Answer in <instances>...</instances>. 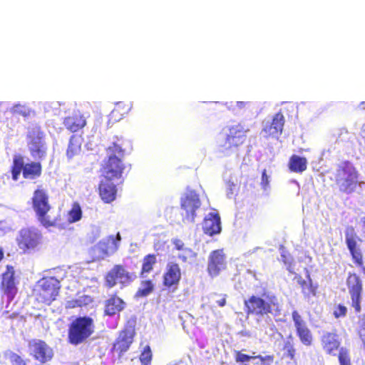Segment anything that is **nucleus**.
Wrapping results in <instances>:
<instances>
[{"label":"nucleus","mask_w":365,"mask_h":365,"mask_svg":"<svg viewBox=\"0 0 365 365\" xmlns=\"http://www.w3.org/2000/svg\"><path fill=\"white\" fill-rule=\"evenodd\" d=\"M269 176L267 175V170L264 169L262 173L261 185L264 189H266V187L269 185Z\"/></svg>","instance_id":"49530a36"},{"label":"nucleus","mask_w":365,"mask_h":365,"mask_svg":"<svg viewBox=\"0 0 365 365\" xmlns=\"http://www.w3.org/2000/svg\"><path fill=\"white\" fill-rule=\"evenodd\" d=\"M247 103L239 101V102H237L236 106L239 109H242V108H245L247 106Z\"/></svg>","instance_id":"8fccbe9b"},{"label":"nucleus","mask_w":365,"mask_h":365,"mask_svg":"<svg viewBox=\"0 0 365 365\" xmlns=\"http://www.w3.org/2000/svg\"><path fill=\"white\" fill-rule=\"evenodd\" d=\"M156 263L157 258L155 255L148 254L145 255L142 259L140 277L142 278L146 277L147 274L153 271Z\"/></svg>","instance_id":"c756f323"},{"label":"nucleus","mask_w":365,"mask_h":365,"mask_svg":"<svg viewBox=\"0 0 365 365\" xmlns=\"http://www.w3.org/2000/svg\"><path fill=\"white\" fill-rule=\"evenodd\" d=\"M4 254L3 249L1 247H0V262L4 258Z\"/></svg>","instance_id":"603ef678"},{"label":"nucleus","mask_w":365,"mask_h":365,"mask_svg":"<svg viewBox=\"0 0 365 365\" xmlns=\"http://www.w3.org/2000/svg\"><path fill=\"white\" fill-rule=\"evenodd\" d=\"M71 303H73V304L71 306V307H82L83 305H85L87 303H82L78 300H75L73 302H71Z\"/></svg>","instance_id":"09e8293b"},{"label":"nucleus","mask_w":365,"mask_h":365,"mask_svg":"<svg viewBox=\"0 0 365 365\" xmlns=\"http://www.w3.org/2000/svg\"><path fill=\"white\" fill-rule=\"evenodd\" d=\"M217 303L219 306L223 307L226 303L225 299L222 298L220 300L217 301Z\"/></svg>","instance_id":"3c124183"},{"label":"nucleus","mask_w":365,"mask_h":365,"mask_svg":"<svg viewBox=\"0 0 365 365\" xmlns=\"http://www.w3.org/2000/svg\"><path fill=\"white\" fill-rule=\"evenodd\" d=\"M60 287V282L57 279L46 277L38 282L35 291L40 297H56L58 294Z\"/></svg>","instance_id":"4468645a"},{"label":"nucleus","mask_w":365,"mask_h":365,"mask_svg":"<svg viewBox=\"0 0 365 365\" xmlns=\"http://www.w3.org/2000/svg\"><path fill=\"white\" fill-rule=\"evenodd\" d=\"M346 284L351 297H360L362 292V284L356 274H349Z\"/></svg>","instance_id":"bb28decb"},{"label":"nucleus","mask_w":365,"mask_h":365,"mask_svg":"<svg viewBox=\"0 0 365 365\" xmlns=\"http://www.w3.org/2000/svg\"><path fill=\"white\" fill-rule=\"evenodd\" d=\"M125 305L122 298H108L104 303V314L111 317L118 314L124 309Z\"/></svg>","instance_id":"393cba45"},{"label":"nucleus","mask_w":365,"mask_h":365,"mask_svg":"<svg viewBox=\"0 0 365 365\" xmlns=\"http://www.w3.org/2000/svg\"><path fill=\"white\" fill-rule=\"evenodd\" d=\"M346 314V307L341 304H338L334 310L333 314L335 318L343 317Z\"/></svg>","instance_id":"c03bdc74"},{"label":"nucleus","mask_w":365,"mask_h":365,"mask_svg":"<svg viewBox=\"0 0 365 365\" xmlns=\"http://www.w3.org/2000/svg\"><path fill=\"white\" fill-rule=\"evenodd\" d=\"M44 133L39 126L31 128L26 135L27 146L31 156L35 160H42L46 156L47 148Z\"/></svg>","instance_id":"0eeeda50"},{"label":"nucleus","mask_w":365,"mask_h":365,"mask_svg":"<svg viewBox=\"0 0 365 365\" xmlns=\"http://www.w3.org/2000/svg\"><path fill=\"white\" fill-rule=\"evenodd\" d=\"M321 342L327 354L333 356L336 355V351L339 349L341 344L338 335L331 332L324 334Z\"/></svg>","instance_id":"4be33fe9"},{"label":"nucleus","mask_w":365,"mask_h":365,"mask_svg":"<svg viewBox=\"0 0 365 365\" xmlns=\"http://www.w3.org/2000/svg\"><path fill=\"white\" fill-rule=\"evenodd\" d=\"M120 241V235L119 233L116 236L110 235L101 240L96 245L100 257L104 258L117 251Z\"/></svg>","instance_id":"a211bd4d"},{"label":"nucleus","mask_w":365,"mask_h":365,"mask_svg":"<svg viewBox=\"0 0 365 365\" xmlns=\"http://www.w3.org/2000/svg\"><path fill=\"white\" fill-rule=\"evenodd\" d=\"M284 122L285 120L283 114L281 112H278L273 116L272 122L269 124L272 125L274 130L276 129V130L282 133Z\"/></svg>","instance_id":"72a5a7b5"},{"label":"nucleus","mask_w":365,"mask_h":365,"mask_svg":"<svg viewBox=\"0 0 365 365\" xmlns=\"http://www.w3.org/2000/svg\"><path fill=\"white\" fill-rule=\"evenodd\" d=\"M82 218V210L78 202L72 204L71 210L68 212V221L70 223H74Z\"/></svg>","instance_id":"7c9ffc66"},{"label":"nucleus","mask_w":365,"mask_h":365,"mask_svg":"<svg viewBox=\"0 0 365 365\" xmlns=\"http://www.w3.org/2000/svg\"><path fill=\"white\" fill-rule=\"evenodd\" d=\"M351 305L354 308L356 313H359L361 312L360 298H352Z\"/></svg>","instance_id":"de8ad7c7"},{"label":"nucleus","mask_w":365,"mask_h":365,"mask_svg":"<svg viewBox=\"0 0 365 365\" xmlns=\"http://www.w3.org/2000/svg\"><path fill=\"white\" fill-rule=\"evenodd\" d=\"M254 359L255 356H249L242 353L240 351H235V359L237 363H245Z\"/></svg>","instance_id":"79ce46f5"},{"label":"nucleus","mask_w":365,"mask_h":365,"mask_svg":"<svg viewBox=\"0 0 365 365\" xmlns=\"http://www.w3.org/2000/svg\"><path fill=\"white\" fill-rule=\"evenodd\" d=\"M288 270L290 273L294 274V280H296L298 284L300 285L302 292L303 294L306 297L315 296L317 294V287L313 285L312 280L310 279L309 274H307L308 282L305 281L302 279L301 275L294 273L292 269L291 266H289Z\"/></svg>","instance_id":"b1692460"},{"label":"nucleus","mask_w":365,"mask_h":365,"mask_svg":"<svg viewBox=\"0 0 365 365\" xmlns=\"http://www.w3.org/2000/svg\"><path fill=\"white\" fill-rule=\"evenodd\" d=\"M338 359L340 365H351L349 352L346 348L341 347L339 349Z\"/></svg>","instance_id":"c9c22d12"},{"label":"nucleus","mask_w":365,"mask_h":365,"mask_svg":"<svg viewBox=\"0 0 365 365\" xmlns=\"http://www.w3.org/2000/svg\"><path fill=\"white\" fill-rule=\"evenodd\" d=\"M135 278V274L127 272L120 264L115 265L106 277V282L110 287L116 284L117 279H120L123 282H130Z\"/></svg>","instance_id":"6ab92c4d"},{"label":"nucleus","mask_w":365,"mask_h":365,"mask_svg":"<svg viewBox=\"0 0 365 365\" xmlns=\"http://www.w3.org/2000/svg\"><path fill=\"white\" fill-rule=\"evenodd\" d=\"M21 173L24 179L36 180L42 175V165L40 162L32 161L24 163V159L21 155H15L11 166L12 180L17 181Z\"/></svg>","instance_id":"39448f33"},{"label":"nucleus","mask_w":365,"mask_h":365,"mask_svg":"<svg viewBox=\"0 0 365 365\" xmlns=\"http://www.w3.org/2000/svg\"><path fill=\"white\" fill-rule=\"evenodd\" d=\"M181 208L185 212V217L193 222L195 217V211L200 206V200L195 192H189L181 199Z\"/></svg>","instance_id":"2eb2a0df"},{"label":"nucleus","mask_w":365,"mask_h":365,"mask_svg":"<svg viewBox=\"0 0 365 365\" xmlns=\"http://www.w3.org/2000/svg\"><path fill=\"white\" fill-rule=\"evenodd\" d=\"M132 105L128 102H118L110 113V120L118 122L123 118L131 110Z\"/></svg>","instance_id":"a878e982"},{"label":"nucleus","mask_w":365,"mask_h":365,"mask_svg":"<svg viewBox=\"0 0 365 365\" xmlns=\"http://www.w3.org/2000/svg\"><path fill=\"white\" fill-rule=\"evenodd\" d=\"M283 350L285 351V356L291 360L295 359L296 349L291 341H287L285 342Z\"/></svg>","instance_id":"a19ab883"},{"label":"nucleus","mask_w":365,"mask_h":365,"mask_svg":"<svg viewBox=\"0 0 365 365\" xmlns=\"http://www.w3.org/2000/svg\"><path fill=\"white\" fill-rule=\"evenodd\" d=\"M364 331H365V329H361L359 330V335H360V336H361V337H362V336H363L362 332H363ZM361 339H362V340H363L364 341H365V339H363V338H361Z\"/></svg>","instance_id":"864d4df0"},{"label":"nucleus","mask_w":365,"mask_h":365,"mask_svg":"<svg viewBox=\"0 0 365 365\" xmlns=\"http://www.w3.org/2000/svg\"><path fill=\"white\" fill-rule=\"evenodd\" d=\"M83 138L81 135H73L70 138L68 146L66 151L68 158L71 159L80 153Z\"/></svg>","instance_id":"c85d7f7f"},{"label":"nucleus","mask_w":365,"mask_h":365,"mask_svg":"<svg viewBox=\"0 0 365 365\" xmlns=\"http://www.w3.org/2000/svg\"><path fill=\"white\" fill-rule=\"evenodd\" d=\"M18 281L15 279V269L12 265H6V271L1 274L0 289L7 297H15L18 292Z\"/></svg>","instance_id":"f8f14e48"},{"label":"nucleus","mask_w":365,"mask_h":365,"mask_svg":"<svg viewBox=\"0 0 365 365\" xmlns=\"http://www.w3.org/2000/svg\"><path fill=\"white\" fill-rule=\"evenodd\" d=\"M12 115H22L24 117H28L30 115L31 110L29 109L25 108L24 106L21 105H15L11 110Z\"/></svg>","instance_id":"ea45409f"},{"label":"nucleus","mask_w":365,"mask_h":365,"mask_svg":"<svg viewBox=\"0 0 365 365\" xmlns=\"http://www.w3.org/2000/svg\"><path fill=\"white\" fill-rule=\"evenodd\" d=\"M359 173L353 164L345 160L338 167L336 174V182L342 192H352L357 185Z\"/></svg>","instance_id":"423d86ee"},{"label":"nucleus","mask_w":365,"mask_h":365,"mask_svg":"<svg viewBox=\"0 0 365 365\" xmlns=\"http://www.w3.org/2000/svg\"><path fill=\"white\" fill-rule=\"evenodd\" d=\"M261 133L263 135V137L265 138H269L270 137H278L282 133H280L279 131L274 130L272 125H270L269 123L264 125Z\"/></svg>","instance_id":"4c0bfd02"},{"label":"nucleus","mask_w":365,"mask_h":365,"mask_svg":"<svg viewBox=\"0 0 365 365\" xmlns=\"http://www.w3.org/2000/svg\"><path fill=\"white\" fill-rule=\"evenodd\" d=\"M32 208L40 224L46 228L56 226L60 219L51 217L48 212L51 210L47 191L42 187H38L31 197Z\"/></svg>","instance_id":"f03ea898"},{"label":"nucleus","mask_w":365,"mask_h":365,"mask_svg":"<svg viewBox=\"0 0 365 365\" xmlns=\"http://www.w3.org/2000/svg\"><path fill=\"white\" fill-rule=\"evenodd\" d=\"M110 180L102 179L98 185V194L105 203L114 201L117 195V187Z\"/></svg>","instance_id":"412c9836"},{"label":"nucleus","mask_w":365,"mask_h":365,"mask_svg":"<svg viewBox=\"0 0 365 365\" xmlns=\"http://www.w3.org/2000/svg\"><path fill=\"white\" fill-rule=\"evenodd\" d=\"M353 227H350L346 232V243L350 252L356 250V242L353 237Z\"/></svg>","instance_id":"f704fd0d"},{"label":"nucleus","mask_w":365,"mask_h":365,"mask_svg":"<svg viewBox=\"0 0 365 365\" xmlns=\"http://www.w3.org/2000/svg\"><path fill=\"white\" fill-rule=\"evenodd\" d=\"M354 261L359 265H362L363 259L361 253L357 250L350 252Z\"/></svg>","instance_id":"a18cd8bd"},{"label":"nucleus","mask_w":365,"mask_h":365,"mask_svg":"<svg viewBox=\"0 0 365 365\" xmlns=\"http://www.w3.org/2000/svg\"><path fill=\"white\" fill-rule=\"evenodd\" d=\"M29 354L41 364L50 361L54 355L53 349L43 340L32 339L28 341Z\"/></svg>","instance_id":"6e6552de"},{"label":"nucleus","mask_w":365,"mask_h":365,"mask_svg":"<svg viewBox=\"0 0 365 365\" xmlns=\"http://www.w3.org/2000/svg\"><path fill=\"white\" fill-rule=\"evenodd\" d=\"M108 155V160L101 168L103 179L115 180L122 177L124 170V165L120 160V158L124 155V150L121 146L116 143H113L111 145L106 148Z\"/></svg>","instance_id":"7ed1b4c3"},{"label":"nucleus","mask_w":365,"mask_h":365,"mask_svg":"<svg viewBox=\"0 0 365 365\" xmlns=\"http://www.w3.org/2000/svg\"><path fill=\"white\" fill-rule=\"evenodd\" d=\"M227 257L223 249L212 251L208 257L207 272L212 277H217L227 268Z\"/></svg>","instance_id":"9b49d317"},{"label":"nucleus","mask_w":365,"mask_h":365,"mask_svg":"<svg viewBox=\"0 0 365 365\" xmlns=\"http://www.w3.org/2000/svg\"><path fill=\"white\" fill-rule=\"evenodd\" d=\"M265 301L263 298H249L245 302L248 314L264 315L278 310V304L274 303L271 298Z\"/></svg>","instance_id":"9d476101"},{"label":"nucleus","mask_w":365,"mask_h":365,"mask_svg":"<svg viewBox=\"0 0 365 365\" xmlns=\"http://www.w3.org/2000/svg\"><path fill=\"white\" fill-rule=\"evenodd\" d=\"M63 124L66 129L75 133L82 129L86 124L85 118L80 113H73L63 119Z\"/></svg>","instance_id":"5701e85b"},{"label":"nucleus","mask_w":365,"mask_h":365,"mask_svg":"<svg viewBox=\"0 0 365 365\" xmlns=\"http://www.w3.org/2000/svg\"><path fill=\"white\" fill-rule=\"evenodd\" d=\"M6 355L12 365H26V361L18 354L9 351Z\"/></svg>","instance_id":"58836bf2"},{"label":"nucleus","mask_w":365,"mask_h":365,"mask_svg":"<svg viewBox=\"0 0 365 365\" xmlns=\"http://www.w3.org/2000/svg\"><path fill=\"white\" fill-rule=\"evenodd\" d=\"M152 360V352L149 346H145L140 355V361L142 365H148Z\"/></svg>","instance_id":"e433bc0d"},{"label":"nucleus","mask_w":365,"mask_h":365,"mask_svg":"<svg viewBox=\"0 0 365 365\" xmlns=\"http://www.w3.org/2000/svg\"><path fill=\"white\" fill-rule=\"evenodd\" d=\"M135 335V329L133 327H125L119 333L115 339L112 351L116 352L119 356L127 351L133 341Z\"/></svg>","instance_id":"ddd939ff"},{"label":"nucleus","mask_w":365,"mask_h":365,"mask_svg":"<svg viewBox=\"0 0 365 365\" xmlns=\"http://www.w3.org/2000/svg\"><path fill=\"white\" fill-rule=\"evenodd\" d=\"M154 289V284L150 279L142 281L140 287L137 291L136 297H145L152 293Z\"/></svg>","instance_id":"473e14b6"},{"label":"nucleus","mask_w":365,"mask_h":365,"mask_svg":"<svg viewBox=\"0 0 365 365\" xmlns=\"http://www.w3.org/2000/svg\"><path fill=\"white\" fill-rule=\"evenodd\" d=\"M292 317L296 329L297 335L301 342L305 346H310L312 342V336L306 322L303 320L297 311L292 312Z\"/></svg>","instance_id":"dca6fc26"},{"label":"nucleus","mask_w":365,"mask_h":365,"mask_svg":"<svg viewBox=\"0 0 365 365\" xmlns=\"http://www.w3.org/2000/svg\"><path fill=\"white\" fill-rule=\"evenodd\" d=\"M95 322L88 316H78L68 325L67 341L72 345L86 342L95 332Z\"/></svg>","instance_id":"f257e3e1"},{"label":"nucleus","mask_w":365,"mask_h":365,"mask_svg":"<svg viewBox=\"0 0 365 365\" xmlns=\"http://www.w3.org/2000/svg\"><path fill=\"white\" fill-rule=\"evenodd\" d=\"M16 242L21 253L35 254L41 251L43 245V234L37 227H24L19 231Z\"/></svg>","instance_id":"20e7f679"},{"label":"nucleus","mask_w":365,"mask_h":365,"mask_svg":"<svg viewBox=\"0 0 365 365\" xmlns=\"http://www.w3.org/2000/svg\"><path fill=\"white\" fill-rule=\"evenodd\" d=\"M181 279V269L178 264L170 262L163 274V285L169 289H176Z\"/></svg>","instance_id":"f3484780"},{"label":"nucleus","mask_w":365,"mask_h":365,"mask_svg":"<svg viewBox=\"0 0 365 365\" xmlns=\"http://www.w3.org/2000/svg\"><path fill=\"white\" fill-rule=\"evenodd\" d=\"M249 128H245L241 123L231 125L225 135L223 147L227 150H234L245 143Z\"/></svg>","instance_id":"1a4fd4ad"},{"label":"nucleus","mask_w":365,"mask_h":365,"mask_svg":"<svg viewBox=\"0 0 365 365\" xmlns=\"http://www.w3.org/2000/svg\"><path fill=\"white\" fill-rule=\"evenodd\" d=\"M202 228L205 234L213 236L221 232L220 217L217 212H210L204 218Z\"/></svg>","instance_id":"aec40b11"},{"label":"nucleus","mask_w":365,"mask_h":365,"mask_svg":"<svg viewBox=\"0 0 365 365\" xmlns=\"http://www.w3.org/2000/svg\"><path fill=\"white\" fill-rule=\"evenodd\" d=\"M255 359H259L261 364L262 365H271L274 362V355H267V356H261L257 355L255 356Z\"/></svg>","instance_id":"37998d69"},{"label":"nucleus","mask_w":365,"mask_h":365,"mask_svg":"<svg viewBox=\"0 0 365 365\" xmlns=\"http://www.w3.org/2000/svg\"><path fill=\"white\" fill-rule=\"evenodd\" d=\"M288 167L290 171L301 173L307 170V160L304 157L292 155L289 158Z\"/></svg>","instance_id":"cd10ccee"},{"label":"nucleus","mask_w":365,"mask_h":365,"mask_svg":"<svg viewBox=\"0 0 365 365\" xmlns=\"http://www.w3.org/2000/svg\"><path fill=\"white\" fill-rule=\"evenodd\" d=\"M173 243L176 250L183 252V254L178 255L179 259H182L183 262H186L188 257H192L193 252L192 250L189 248H185V245L182 240L179 239H175L173 240Z\"/></svg>","instance_id":"2f4dec72"}]
</instances>
